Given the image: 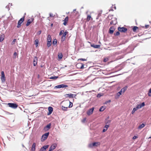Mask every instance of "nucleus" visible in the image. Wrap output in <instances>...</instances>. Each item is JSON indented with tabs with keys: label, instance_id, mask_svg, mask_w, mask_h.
<instances>
[{
	"label": "nucleus",
	"instance_id": "nucleus-44",
	"mask_svg": "<svg viewBox=\"0 0 151 151\" xmlns=\"http://www.w3.org/2000/svg\"><path fill=\"white\" fill-rule=\"evenodd\" d=\"M148 95L149 96H151V88H150L149 90V93H148Z\"/></svg>",
	"mask_w": 151,
	"mask_h": 151
},
{
	"label": "nucleus",
	"instance_id": "nucleus-17",
	"mask_svg": "<svg viewBox=\"0 0 151 151\" xmlns=\"http://www.w3.org/2000/svg\"><path fill=\"white\" fill-rule=\"evenodd\" d=\"M68 16L66 17L64 19V20L63 21L64 22L63 23V24L64 25H66L67 23V22L68 21Z\"/></svg>",
	"mask_w": 151,
	"mask_h": 151
},
{
	"label": "nucleus",
	"instance_id": "nucleus-38",
	"mask_svg": "<svg viewBox=\"0 0 151 151\" xmlns=\"http://www.w3.org/2000/svg\"><path fill=\"white\" fill-rule=\"evenodd\" d=\"M66 38V37H64L63 36H62L61 38V41L62 42H63L65 41Z\"/></svg>",
	"mask_w": 151,
	"mask_h": 151
},
{
	"label": "nucleus",
	"instance_id": "nucleus-21",
	"mask_svg": "<svg viewBox=\"0 0 151 151\" xmlns=\"http://www.w3.org/2000/svg\"><path fill=\"white\" fill-rule=\"evenodd\" d=\"M117 21L116 20L114 19V20H112L110 23V24H113V25H115L117 23Z\"/></svg>",
	"mask_w": 151,
	"mask_h": 151
},
{
	"label": "nucleus",
	"instance_id": "nucleus-4",
	"mask_svg": "<svg viewBox=\"0 0 151 151\" xmlns=\"http://www.w3.org/2000/svg\"><path fill=\"white\" fill-rule=\"evenodd\" d=\"M100 143L99 142H94L89 145V146L90 147H92L94 146H98L100 145Z\"/></svg>",
	"mask_w": 151,
	"mask_h": 151
},
{
	"label": "nucleus",
	"instance_id": "nucleus-15",
	"mask_svg": "<svg viewBox=\"0 0 151 151\" xmlns=\"http://www.w3.org/2000/svg\"><path fill=\"white\" fill-rule=\"evenodd\" d=\"M38 59L37 57H35L33 60V65L35 66L36 65L37 63Z\"/></svg>",
	"mask_w": 151,
	"mask_h": 151
},
{
	"label": "nucleus",
	"instance_id": "nucleus-54",
	"mask_svg": "<svg viewBox=\"0 0 151 151\" xmlns=\"http://www.w3.org/2000/svg\"><path fill=\"white\" fill-rule=\"evenodd\" d=\"M110 17H111V16H108V17L109 18Z\"/></svg>",
	"mask_w": 151,
	"mask_h": 151
},
{
	"label": "nucleus",
	"instance_id": "nucleus-22",
	"mask_svg": "<svg viewBox=\"0 0 151 151\" xmlns=\"http://www.w3.org/2000/svg\"><path fill=\"white\" fill-rule=\"evenodd\" d=\"M127 86H125V87H124L123 88H122L121 89V90L120 91L122 93L123 92V93H124L125 92V91L127 89Z\"/></svg>",
	"mask_w": 151,
	"mask_h": 151
},
{
	"label": "nucleus",
	"instance_id": "nucleus-7",
	"mask_svg": "<svg viewBox=\"0 0 151 151\" xmlns=\"http://www.w3.org/2000/svg\"><path fill=\"white\" fill-rule=\"evenodd\" d=\"M118 29L119 31L122 32H125L127 30V28L124 27H119Z\"/></svg>",
	"mask_w": 151,
	"mask_h": 151
},
{
	"label": "nucleus",
	"instance_id": "nucleus-49",
	"mask_svg": "<svg viewBox=\"0 0 151 151\" xmlns=\"http://www.w3.org/2000/svg\"><path fill=\"white\" fill-rule=\"evenodd\" d=\"M110 122H111L110 120H108L107 121H106L105 123H106V124H107L108 123H110Z\"/></svg>",
	"mask_w": 151,
	"mask_h": 151
},
{
	"label": "nucleus",
	"instance_id": "nucleus-32",
	"mask_svg": "<svg viewBox=\"0 0 151 151\" xmlns=\"http://www.w3.org/2000/svg\"><path fill=\"white\" fill-rule=\"evenodd\" d=\"M39 41L37 39L35 41V44L36 45V47H37L38 45Z\"/></svg>",
	"mask_w": 151,
	"mask_h": 151
},
{
	"label": "nucleus",
	"instance_id": "nucleus-28",
	"mask_svg": "<svg viewBox=\"0 0 151 151\" xmlns=\"http://www.w3.org/2000/svg\"><path fill=\"white\" fill-rule=\"evenodd\" d=\"M58 55L59 59H61L62 58L63 55L62 53H59Z\"/></svg>",
	"mask_w": 151,
	"mask_h": 151
},
{
	"label": "nucleus",
	"instance_id": "nucleus-39",
	"mask_svg": "<svg viewBox=\"0 0 151 151\" xmlns=\"http://www.w3.org/2000/svg\"><path fill=\"white\" fill-rule=\"evenodd\" d=\"M49 146L48 145L44 146L42 148L44 149V150H45Z\"/></svg>",
	"mask_w": 151,
	"mask_h": 151
},
{
	"label": "nucleus",
	"instance_id": "nucleus-1",
	"mask_svg": "<svg viewBox=\"0 0 151 151\" xmlns=\"http://www.w3.org/2000/svg\"><path fill=\"white\" fill-rule=\"evenodd\" d=\"M145 105V104L144 102L142 103L141 104H137L136 106V107L135 108H134L133 109L132 111V114H133L135 111H136L138 109H140L142 108L143 106H144Z\"/></svg>",
	"mask_w": 151,
	"mask_h": 151
},
{
	"label": "nucleus",
	"instance_id": "nucleus-53",
	"mask_svg": "<svg viewBox=\"0 0 151 151\" xmlns=\"http://www.w3.org/2000/svg\"><path fill=\"white\" fill-rule=\"evenodd\" d=\"M99 94H98L97 95V97H99Z\"/></svg>",
	"mask_w": 151,
	"mask_h": 151
},
{
	"label": "nucleus",
	"instance_id": "nucleus-46",
	"mask_svg": "<svg viewBox=\"0 0 151 151\" xmlns=\"http://www.w3.org/2000/svg\"><path fill=\"white\" fill-rule=\"evenodd\" d=\"M16 39H14V40H13V41H12V45H13V44H15V42H16Z\"/></svg>",
	"mask_w": 151,
	"mask_h": 151
},
{
	"label": "nucleus",
	"instance_id": "nucleus-51",
	"mask_svg": "<svg viewBox=\"0 0 151 151\" xmlns=\"http://www.w3.org/2000/svg\"><path fill=\"white\" fill-rule=\"evenodd\" d=\"M41 31H39L38 32V34H39V35H40V34H41Z\"/></svg>",
	"mask_w": 151,
	"mask_h": 151
},
{
	"label": "nucleus",
	"instance_id": "nucleus-8",
	"mask_svg": "<svg viewBox=\"0 0 151 151\" xmlns=\"http://www.w3.org/2000/svg\"><path fill=\"white\" fill-rule=\"evenodd\" d=\"M94 108L93 107L91 109H89L87 112V114L88 116H90L92 114L93 112V111L94 110Z\"/></svg>",
	"mask_w": 151,
	"mask_h": 151
},
{
	"label": "nucleus",
	"instance_id": "nucleus-20",
	"mask_svg": "<svg viewBox=\"0 0 151 151\" xmlns=\"http://www.w3.org/2000/svg\"><path fill=\"white\" fill-rule=\"evenodd\" d=\"M92 20L93 19L91 17V15H88L87 16V17L86 18V21L87 22H89L90 20Z\"/></svg>",
	"mask_w": 151,
	"mask_h": 151
},
{
	"label": "nucleus",
	"instance_id": "nucleus-14",
	"mask_svg": "<svg viewBox=\"0 0 151 151\" xmlns=\"http://www.w3.org/2000/svg\"><path fill=\"white\" fill-rule=\"evenodd\" d=\"M49 112L47 113V115H50L52 112L53 110V108L52 107L50 106L48 108Z\"/></svg>",
	"mask_w": 151,
	"mask_h": 151
},
{
	"label": "nucleus",
	"instance_id": "nucleus-36",
	"mask_svg": "<svg viewBox=\"0 0 151 151\" xmlns=\"http://www.w3.org/2000/svg\"><path fill=\"white\" fill-rule=\"evenodd\" d=\"M68 107H65L63 106H62V109L63 111H66L67 110Z\"/></svg>",
	"mask_w": 151,
	"mask_h": 151
},
{
	"label": "nucleus",
	"instance_id": "nucleus-13",
	"mask_svg": "<svg viewBox=\"0 0 151 151\" xmlns=\"http://www.w3.org/2000/svg\"><path fill=\"white\" fill-rule=\"evenodd\" d=\"M57 146V145L55 144H53L49 148V151H52L54 150Z\"/></svg>",
	"mask_w": 151,
	"mask_h": 151
},
{
	"label": "nucleus",
	"instance_id": "nucleus-33",
	"mask_svg": "<svg viewBox=\"0 0 151 151\" xmlns=\"http://www.w3.org/2000/svg\"><path fill=\"white\" fill-rule=\"evenodd\" d=\"M57 40L56 39H54L52 42V44L55 45L57 44Z\"/></svg>",
	"mask_w": 151,
	"mask_h": 151
},
{
	"label": "nucleus",
	"instance_id": "nucleus-16",
	"mask_svg": "<svg viewBox=\"0 0 151 151\" xmlns=\"http://www.w3.org/2000/svg\"><path fill=\"white\" fill-rule=\"evenodd\" d=\"M115 30L114 27L112 26L109 29V33L112 34L113 33L114 31Z\"/></svg>",
	"mask_w": 151,
	"mask_h": 151
},
{
	"label": "nucleus",
	"instance_id": "nucleus-41",
	"mask_svg": "<svg viewBox=\"0 0 151 151\" xmlns=\"http://www.w3.org/2000/svg\"><path fill=\"white\" fill-rule=\"evenodd\" d=\"M72 106H73V103L70 101L69 102V105L68 107L70 108L72 107Z\"/></svg>",
	"mask_w": 151,
	"mask_h": 151
},
{
	"label": "nucleus",
	"instance_id": "nucleus-48",
	"mask_svg": "<svg viewBox=\"0 0 151 151\" xmlns=\"http://www.w3.org/2000/svg\"><path fill=\"white\" fill-rule=\"evenodd\" d=\"M137 137H138L137 136H134L132 138V139L133 140H134V139H136Z\"/></svg>",
	"mask_w": 151,
	"mask_h": 151
},
{
	"label": "nucleus",
	"instance_id": "nucleus-42",
	"mask_svg": "<svg viewBox=\"0 0 151 151\" xmlns=\"http://www.w3.org/2000/svg\"><path fill=\"white\" fill-rule=\"evenodd\" d=\"M64 32V31L63 30H61L60 32L59 35H61L63 34V32Z\"/></svg>",
	"mask_w": 151,
	"mask_h": 151
},
{
	"label": "nucleus",
	"instance_id": "nucleus-6",
	"mask_svg": "<svg viewBox=\"0 0 151 151\" xmlns=\"http://www.w3.org/2000/svg\"><path fill=\"white\" fill-rule=\"evenodd\" d=\"M24 17H22L18 21V25L17 26V27L19 28L21 26V24L23 22L24 20Z\"/></svg>",
	"mask_w": 151,
	"mask_h": 151
},
{
	"label": "nucleus",
	"instance_id": "nucleus-5",
	"mask_svg": "<svg viewBox=\"0 0 151 151\" xmlns=\"http://www.w3.org/2000/svg\"><path fill=\"white\" fill-rule=\"evenodd\" d=\"M1 79L2 83H4L6 81V78L5 77L4 72L3 71L1 72Z\"/></svg>",
	"mask_w": 151,
	"mask_h": 151
},
{
	"label": "nucleus",
	"instance_id": "nucleus-37",
	"mask_svg": "<svg viewBox=\"0 0 151 151\" xmlns=\"http://www.w3.org/2000/svg\"><path fill=\"white\" fill-rule=\"evenodd\" d=\"M58 78V76H52L50 77V79H57Z\"/></svg>",
	"mask_w": 151,
	"mask_h": 151
},
{
	"label": "nucleus",
	"instance_id": "nucleus-25",
	"mask_svg": "<svg viewBox=\"0 0 151 151\" xmlns=\"http://www.w3.org/2000/svg\"><path fill=\"white\" fill-rule=\"evenodd\" d=\"M4 35L3 34L2 35H1L0 37V42H2L3 40L4 39Z\"/></svg>",
	"mask_w": 151,
	"mask_h": 151
},
{
	"label": "nucleus",
	"instance_id": "nucleus-18",
	"mask_svg": "<svg viewBox=\"0 0 151 151\" xmlns=\"http://www.w3.org/2000/svg\"><path fill=\"white\" fill-rule=\"evenodd\" d=\"M35 147L36 144L35 143H33L31 148L32 151H35Z\"/></svg>",
	"mask_w": 151,
	"mask_h": 151
},
{
	"label": "nucleus",
	"instance_id": "nucleus-59",
	"mask_svg": "<svg viewBox=\"0 0 151 151\" xmlns=\"http://www.w3.org/2000/svg\"><path fill=\"white\" fill-rule=\"evenodd\" d=\"M106 60H104V61H106Z\"/></svg>",
	"mask_w": 151,
	"mask_h": 151
},
{
	"label": "nucleus",
	"instance_id": "nucleus-43",
	"mask_svg": "<svg viewBox=\"0 0 151 151\" xmlns=\"http://www.w3.org/2000/svg\"><path fill=\"white\" fill-rule=\"evenodd\" d=\"M81 60L85 61H86V59H84V58H79V59H78V60Z\"/></svg>",
	"mask_w": 151,
	"mask_h": 151
},
{
	"label": "nucleus",
	"instance_id": "nucleus-45",
	"mask_svg": "<svg viewBox=\"0 0 151 151\" xmlns=\"http://www.w3.org/2000/svg\"><path fill=\"white\" fill-rule=\"evenodd\" d=\"M86 118H84L82 120V122H83V123H84L86 121Z\"/></svg>",
	"mask_w": 151,
	"mask_h": 151
},
{
	"label": "nucleus",
	"instance_id": "nucleus-40",
	"mask_svg": "<svg viewBox=\"0 0 151 151\" xmlns=\"http://www.w3.org/2000/svg\"><path fill=\"white\" fill-rule=\"evenodd\" d=\"M120 34V33L119 32V31H118L116 33L114 34V35L115 36H118Z\"/></svg>",
	"mask_w": 151,
	"mask_h": 151
},
{
	"label": "nucleus",
	"instance_id": "nucleus-57",
	"mask_svg": "<svg viewBox=\"0 0 151 151\" xmlns=\"http://www.w3.org/2000/svg\"><path fill=\"white\" fill-rule=\"evenodd\" d=\"M108 101L107 102H106L105 104H106L107 103Z\"/></svg>",
	"mask_w": 151,
	"mask_h": 151
},
{
	"label": "nucleus",
	"instance_id": "nucleus-56",
	"mask_svg": "<svg viewBox=\"0 0 151 151\" xmlns=\"http://www.w3.org/2000/svg\"><path fill=\"white\" fill-rule=\"evenodd\" d=\"M89 42V43H90V44H91V43L90 42Z\"/></svg>",
	"mask_w": 151,
	"mask_h": 151
},
{
	"label": "nucleus",
	"instance_id": "nucleus-11",
	"mask_svg": "<svg viewBox=\"0 0 151 151\" xmlns=\"http://www.w3.org/2000/svg\"><path fill=\"white\" fill-rule=\"evenodd\" d=\"M68 86L67 85H65V84H61L56 86L55 87V88H63L68 87Z\"/></svg>",
	"mask_w": 151,
	"mask_h": 151
},
{
	"label": "nucleus",
	"instance_id": "nucleus-27",
	"mask_svg": "<svg viewBox=\"0 0 151 151\" xmlns=\"http://www.w3.org/2000/svg\"><path fill=\"white\" fill-rule=\"evenodd\" d=\"M47 41H52V38L51 36L50 35H49L47 37Z\"/></svg>",
	"mask_w": 151,
	"mask_h": 151
},
{
	"label": "nucleus",
	"instance_id": "nucleus-29",
	"mask_svg": "<svg viewBox=\"0 0 151 151\" xmlns=\"http://www.w3.org/2000/svg\"><path fill=\"white\" fill-rule=\"evenodd\" d=\"M47 46L48 47H50L52 44L51 41H47Z\"/></svg>",
	"mask_w": 151,
	"mask_h": 151
},
{
	"label": "nucleus",
	"instance_id": "nucleus-24",
	"mask_svg": "<svg viewBox=\"0 0 151 151\" xmlns=\"http://www.w3.org/2000/svg\"><path fill=\"white\" fill-rule=\"evenodd\" d=\"M122 95V92H121V91L118 92L116 95V96L115 97L116 98H118L119 96Z\"/></svg>",
	"mask_w": 151,
	"mask_h": 151
},
{
	"label": "nucleus",
	"instance_id": "nucleus-30",
	"mask_svg": "<svg viewBox=\"0 0 151 151\" xmlns=\"http://www.w3.org/2000/svg\"><path fill=\"white\" fill-rule=\"evenodd\" d=\"M66 96H68V97H70V98H73V94H72L71 93H69V94H66L65 95Z\"/></svg>",
	"mask_w": 151,
	"mask_h": 151
},
{
	"label": "nucleus",
	"instance_id": "nucleus-26",
	"mask_svg": "<svg viewBox=\"0 0 151 151\" xmlns=\"http://www.w3.org/2000/svg\"><path fill=\"white\" fill-rule=\"evenodd\" d=\"M145 126V125L144 124H142L139 125L138 127V129H141L143 127H144Z\"/></svg>",
	"mask_w": 151,
	"mask_h": 151
},
{
	"label": "nucleus",
	"instance_id": "nucleus-23",
	"mask_svg": "<svg viewBox=\"0 0 151 151\" xmlns=\"http://www.w3.org/2000/svg\"><path fill=\"white\" fill-rule=\"evenodd\" d=\"M109 127V125H106L104 127V129H103V132H105L108 129V128Z\"/></svg>",
	"mask_w": 151,
	"mask_h": 151
},
{
	"label": "nucleus",
	"instance_id": "nucleus-3",
	"mask_svg": "<svg viewBox=\"0 0 151 151\" xmlns=\"http://www.w3.org/2000/svg\"><path fill=\"white\" fill-rule=\"evenodd\" d=\"M7 105L9 107L14 109L17 108L18 106L17 104L15 103H8Z\"/></svg>",
	"mask_w": 151,
	"mask_h": 151
},
{
	"label": "nucleus",
	"instance_id": "nucleus-50",
	"mask_svg": "<svg viewBox=\"0 0 151 151\" xmlns=\"http://www.w3.org/2000/svg\"><path fill=\"white\" fill-rule=\"evenodd\" d=\"M40 151H45V150H44V149L42 147L41 148Z\"/></svg>",
	"mask_w": 151,
	"mask_h": 151
},
{
	"label": "nucleus",
	"instance_id": "nucleus-19",
	"mask_svg": "<svg viewBox=\"0 0 151 151\" xmlns=\"http://www.w3.org/2000/svg\"><path fill=\"white\" fill-rule=\"evenodd\" d=\"M91 47H93L94 48H98L100 47V45H96L94 44H91Z\"/></svg>",
	"mask_w": 151,
	"mask_h": 151
},
{
	"label": "nucleus",
	"instance_id": "nucleus-52",
	"mask_svg": "<svg viewBox=\"0 0 151 151\" xmlns=\"http://www.w3.org/2000/svg\"><path fill=\"white\" fill-rule=\"evenodd\" d=\"M149 27V25H145V26L146 28H147Z\"/></svg>",
	"mask_w": 151,
	"mask_h": 151
},
{
	"label": "nucleus",
	"instance_id": "nucleus-58",
	"mask_svg": "<svg viewBox=\"0 0 151 151\" xmlns=\"http://www.w3.org/2000/svg\"><path fill=\"white\" fill-rule=\"evenodd\" d=\"M106 60H104V61H106Z\"/></svg>",
	"mask_w": 151,
	"mask_h": 151
},
{
	"label": "nucleus",
	"instance_id": "nucleus-2",
	"mask_svg": "<svg viewBox=\"0 0 151 151\" xmlns=\"http://www.w3.org/2000/svg\"><path fill=\"white\" fill-rule=\"evenodd\" d=\"M49 134V133L48 132L47 133H45L44 134H43L41 137V141H44L47 138Z\"/></svg>",
	"mask_w": 151,
	"mask_h": 151
},
{
	"label": "nucleus",
	"instance_id": "nucleus-10",
	"mask_svg": "<svg viewBox=\"0 0 151 151\" xmlns=\"http://www.w3.org/2000/svg\"><path fill=\"white\" fill-rule=\"evenodd\" d=\"M51 125L50 123L48 124L44 128V129L45 131H48L50 128Z\"/></svg>",
	"mask_w": 151,
	"mask_h": 151
},
{
	"label": "nucleus",
	"instance_id": "nucleus-12",
	"mask_svg": "<svg viewBox=\"0 0 151 151\" xmlns=\"http://www.w3.org/2000/svg\"><path fill=\"white\" fill-rule=\"evenodd\" d=\"M34 20V19L33 18H31L29 19L27 21V22L26 24V26H29V24L33 21Z\"/></svg>",
	"mask_w": 151,
	"mask_h": 151
},
{
	"label": "nucleus",
	"instance_id": "nucleus-35",
	"mask_svg": "<svg viewBox=\"0 0 151 151\" xmlns=\"http://www.w3.org/2000/svg\"><path fill=\"white\" fill-rule=\"evenodd\" d=\"M68 32L66 31L65 32L63 33L62 36L66 37V35L68 34Z\"/></svg>",
	"mask_w": 151,
	"mask_h": 151
},
{
	"label": "nucleus",
	"instance_id": "nucleus-31",
	"mask_svg": "<svg viewBox=\"0 0 151 151\" xmlns=\"http://www.w3.org/2000/svg\"><path fill=\"white\" fill-rule=\"evenodd\" d=\"M105 109V108L104 107V106H102L99 109V111H104Z\"/></svg>",
	"mask_w": 151,
	"mask_h": 151
},
{
	"label": "nucleus",
	"instance_id": "nucleus-47",
	"mask_svg": "<svg viewBox=\"0 0 151 151\" xmlns=\"http://www.w3.org/2000/svg\"><path fill=\"white\" fill-rule=\"evenodd\" d=\"M13 55L14 56V58H16V56H17V53L16 52H14V54H13Z\"/></svg>",
	"mask_w": 151,
	"mask_h": 151
},
{
	"label": "nucleus",
	"instance_id": "nucleus-34",
	"mask_svg": "<svg viewBox=\"0 0 151 151\" xmlns=\"http://www.w3.org/2000/svg\"><path fill=\"white\" fill-rule=\"evenodd\" d=\"M138 28V27L136 26H134L133 28V30L134 32L136 31L137 29Z\"/></svg>",
	"mask_w": 151,
	"mask_h": 151
},
{
	"label": "nucleus",
	"instance_id": "nucleus-55",
	"mask_svg": "<svg viewBox=\"0 0 151 151\" xmlns=\"http://www.w3.org/2000/svg\"><path fill=\"white\" fill-rule=\"evenodd\" d=\"M110 101H110V100H109V102H110Z\"/></svg>",
	"mask_w": 151,
	"mask_h": 151
},
{
	"label": "nucleus",
	"instance_id": "nucleus-9",
	"mask_svg": "<svg viewBox=\"0 0 151 151\" xmlns=\"http://www.w3.org/2000/svg\"><path fill=\"white\" fill-rule=\"evenodd\" d=\"M84 65L81 63H77L76 65V67L77 68L79 69H83L84 68Z\"/></svg>",
	"mask_w": 151,
	"mask_h": 151
}]
</instances>
